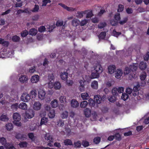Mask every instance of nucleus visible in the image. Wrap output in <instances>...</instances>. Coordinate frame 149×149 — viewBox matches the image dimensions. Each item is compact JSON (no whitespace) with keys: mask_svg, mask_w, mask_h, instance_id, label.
<instances>
[{"mask_svg":"<svg viewBox=\"0 0 149 149\" xmlns=\"http://www.w3.org/2000/svg\"><path fill=\"white\" fill-rule=\"evenodd\" d=\"M138 66L136 64H133L128 67H126L124 71L125 74H129V78L130 80L134 79L136 77V71L137 69Z\"/></svg>","mask_w":149,"mask_h":149,"instance_id":"f257e3e1","label":"nucleus"},{"mask_svg":"<svg viewBox=\"0 0 149 149\" xmlns=\"http://www.w3.org/2000/svg\"><path fill=\"white\" fill-rule=\"evenodd\" d=\"M49 87L52 88H54L56 90H59L61 87V85L60 83L58 81H56L54 84L51 81H49L48 83Z\"/></svg>","mask_w":149,"mask_h":149,"instance_id":"f03ea898","label":"nucleus"},{"mask_svg":"<svg viewBox=\"0 0 149 149\" xmlns=\"http://www.w3.org/2000/svg\"><path fill=\"white\" fill-rule=\"evenodd\" d=\"M31 99L30 95L27 93H23L21 97V99L22 101L25 102H27L29 101Z\"/></svg>","mask_w":149,"mask_h":149,"instance_id":"7ed1b4c3","label":"nucleus"},{"mask_svg":"<svg viewBox=\"0 0 149 149\" xmlns=\"http://www.w3.org/2000/svg\"><path fill=\"white\" fill-rule=\"evenodd\" d=\"M34 112L33 110H28L26 112L25 116V118L29 119L31 118L34 117Z\"/></svg>","mask_w":149,"mask_h":149,"instance_id":"20e7f679","label":"nucleus"},{"mask_svg":"<svg viewBox=\"0 0 149 149\" xmlns=\"http://www.w3.org/2000/svg\"><path fill=\"white\" fill-rule=\"evenodd\" d=\"M28 77L25 75H22L19 77V81L22 83H26L28 81Z\"/></svg>","mask_w":149,"mask_h":149,"instance_id":"39448f33","label":"nucleus"},{"mask_svg":"<svg viewBox=\"0 0 149 149\" xmlns=\"http://www.w3.org/2000/svg\"><path fill=\"white\" fill-rule=\"evenodd\" d=\"M46 93L43 90H40L38 92V98L41 100H43L45 98Z\"/></svg>","mask_w":149,"mask_h":149,"instance_id":"423d86ee","label":"nucleus"},{"mask_svg":"<svg viewBox=\"0 0 149 149\" xmlns=\"http://www.w3.org/2000/svg\"><path fill=\"white\" fill-rule=\"evenodd\" d=\"M45 139L49 142H53L54 139L49 133H47L45 136Z\"/></svg>","mask_w":149,"mask_h":149,"instance_id":"0eeeda50","label":"nucleus"},{"mask_svg":"<svg viewBox=\"0 0 149 149\" xmlns=\"http://www.w3.org/2000/svg\"><path fill=\"white\" fill-rule=\"evenodd\" d=\"M94 70L100 74L102 73L103 69L101 65L100 64H98L95 67Z\"/></svg>","mask_w":149,"mask_h":149,"instance_id":"6e6552de","label":"nucleus"},{"mask_svg":"<svg viewBox=\"0 0 149 149\" xmlns=\"http://www.w3.org/2000/svg\"><path fill=\"white\" fill-rule=\"evenodd\" d=\"M13 118L15 122H19L21 120V116L18 113H14L13 115Z\"/></svg>","mask_w":149,"mask_h":149,"instance_id":"1a4fd4ad","label":"nucleus"},{"mask_svg":"<svg viewBox=\"0 0 149 149\" xmlns=\"http://www.w3.org/2000/svg\"><path fill=\"white\" fill-rule=\"evenodd\" d=\"M41 104L38 101L35 102L33 104V109L35 110H38L40 109Z\"/></svg>","mask_w":149,"mask_h":149,"instance_id":"9d476101","label":"nucleus"},{"mask_svg":"<svg viewBox=\"0 0 149 149\" xmlns=\"http://www.w3.org/2000/svg\"><path fill=\"white\" fill-rule=\"evenodd\" d=\"M94 99L96 103L100 104L101 102L102 98L100 95H95L94 96Z\"/></svg>","mask_w":149,"mask_h":149,"instance_id":"9b49d317","label":"nucleus"},{"mask_svg":"<svg viewBox=\"0 0 149 149\" xmlns=\"http://www.w3.org/2000/svg\"><path fill=\"white\" fill-rule=\"evenodd\" d=\"M108 69L109 73L110 74H112L115 71L116 67L114 65H110L108 67Z\"/></svg>","mask_w":149,"mask_h":149,"instance_id":"f8f14e48","label":"nucleus"},{"mask_svg":"<svg viewBox=\"0 0 149 149\" xmlns=\"http://www.w3.org/2000/svg\"><path fill=\"white\" fill-rule=\"evenodd\" d=\"M147 67V63L146 62L144 61L141 62L139 64V68L141 70H145Z\"/></svg>","mask_w":149,"mask_h":149,"instance_id":"ddd939ff","label":"nucleus"},{"mask_svg":"<svg viewBox=\"0 0 149 149\" xmlns=\"http://www.w3.org/2000/svg\"><path fill=\"white\" fill-rule=\"evenodd\" d=\"M91 88L95 90H97L98 88V82L96 80H94L92 82L91 84Z\"/></svg>","mask_w":149,"mask_h":149,"instance_id":"4468645a","label":"nucleus"},{"mask_svg":"<svg viewBox=\"0 0 149 149\" xmlns=\"http://www.w3.org/2000/svg\"><path fill=\"white\" fill-rule=\"evenodd\" d=\"M97 116L96 112L95 111H92L90 116L91 120L92 121L96 120L97 119Z\"/></svg>","mask_w":149,"mask_h":149,"instance_id":"2eb2a0df","label":"nucleus"},{"mask_svg":"<svg viewBox=\"0 0 149 149\" xmlns=\"http://www.w3.org/2000/svg\"><path fill=\"white\" fill-rule=\"evenodd\" d=\"M39 79V76L38 75H35L32 77L31 81L32 83H36L37 82Z\"/></svg>","mask_w":149,"mask_h":149,"instance_id":"dca6fc26","label":"nucleus"},{"mask_svg":"<svg viewBox=\"0 0 149 149\" xmlns=\"http://www.w3.org/2000/svg\"><path fill=\"white\" fill-rule=\"evenodd\" d=\"M88 10H86L84 11H78L76 15V17L78 18H81L83 17L84 14H85L87 13Z\"/></svg>","mask_w":149,"mask_h":149,"instance_id":"f3484780","label":"nucleus"},{"mask_svg":"<svg viewBox=\"0 0 149 149\" xmlns=\"http://www.w3.org/2000/svg\"><path fill=\"white\" fill-rule=\"evenodd\" d=\"M55 116V111L54 109L50 110L48 116L50 118H54Z\"/></svg>","mask_w":149,"mask_h":149,"instance_id":"a211bd4d","label":"nucleus"},{"mask_svg":"<svg viewBox=\"0 0 149 149\" xmlns=\"http://www.w3.org/2000/svg\"><path fill=\"white\" fill-rule=\"evenodd\" d=\"M68 76V73L67 72L61 73L60 74V77L62 79L64 80H66L67 79Z\"/></svg>","mask_w":149,"mask_h":149,"instance_id":"6ab92c4d","label":"nucleus"},{"mask_svg":"<svg viewBox=\"0 0 149 149\" xmlns=\"http://www.w3.org/2000/svg\"><path fill=\"white\" fill-rule=\"evenodd\" d=\"M84 113L85 116L87 118L90 117L92 113L91 110L88 108H86L84 110Z\"/></svg>","mask_w":149,"mask_h":149,"instance_id":"aec40b11","label":"nucleus"},{"mask_svg":"<svg viewBox=\"0 0 149 149\" xmlns=\"http://www.w3.org/2000/svg\"><path fill=\"white\" fill-rule=\"evenodd\" d=\"M37 32V30L35 28H32L29 31V34L32 36L36 35Z\"/></svg>","mask_w":149,"mask_h":149,"instance_id":"412c9836","label":"nucleus"},{"mask_svg":"<svg viewBox=\"0 0 149 149\" xmlns=\"http://www.w3.org/2000/svg\"><path fill=\"white\" fill-rule=\"evenodd\" d=\"M48 120V118H47L45 117L42 118L40 121V125H46L47 123Z\"/></svg>","mask_w":149,"mask_h":149,"instance_id":"4be33fe9","label":"nucleus"},{"mask_svg":"<svg viewBox=\"0 0 149 149\" xmlns=\"http://www.w3.org/2000/svg\"><path fill=\"white\" fill-rule=\"evenodd\" d=\"M36 96L37 91L36 90H33L30 92V96L31 97V98H35L36 97Z\"/></svg>","mask_w":149,"mask_h":149,"instance_id":"5701e85b","label":"nucleus"},{"mask_svg":"<svg viewBox=\"0 0 149 149\" xmlns=\"http://www.w3.org/2000/svg\"><path fill=\"white\" fill-rule=\"evenodd\" d=\"M122 74L123 72L121 70H117L115 73V77L116 78H119L120 77Z\"/></svg>","mask_w":149,"mask_h":149,"instance_id":"b1692460","label":"nucleus"},{"mask_svg":"<svg viewBox=\"0 0 149 149\" xmlns=\"http://www.w3.org/2000/svg\"><path fill=\"white\" fill-rule=\"evenodd\" d=\"M51 105L53 108L56 107L58 105V102L56 99H54L53 100L51 103Z\"/></svg>","mask_w":149,"mask_h":149,"instance_id":"393cba45","label":"nucleus"},{"mask_svg":"<svg viewBox=\"0 0 149 149\" xmlns=\"http://www.w3.org/2000/svg\"><path fill=\"white\" fill-rule=\"evenodd\" d=\"M19 107L22 109L26 110L27 109V105L24 102H22L19 105Z\"/></svg>","mask_w":149,"mask_h":149,"instance_id":"a878e982","label":"nucleus"},{"mask_svg":"<svg viewBox=\"0 0 149 149\" xmlns=\"http://www.w3.org/2000/svg\"><path fill=\"white\" fill-rule=\"evenodd\" d=\"M81 97L83 100H87L89 99V96L88 94L87 93H82Z\"/></svg>","mask_w":149,"mask_h":149,"instance_id":"bb28decb","label":"nucleus"},{"mask_svg":"<svg viewBox=\"0 0 149 149\" xmlns=\"http://www.w3.org/2000/svg\"><path fill=\"white\" fill-rule=\"evenodd\" d=\"M106 35V32L103 31L101 32L99 35L98 37L100 39H104Z\"/></svg>","mask_w":149,"mask_h":149,"instance_id":"cd10ccee","label":"nucleus"},{"mask_svg":"<svg viewBox=\"0 0 149 149\" xmlns=\"http://www.w3.org/2000/svg\"><path fill=\"white\" fill-rule=\"evenodd\" d=\"M100 73L97 72L96 71H95V70L91 74V76L92 78H96L99 77L100 76Z\"/></svg>","mask_w":149,"mask_h":149,"instance_id":"c85d7f7f","label":"nucleus"},{"mask_svg":"<svg viewBox=\"0 0 149 149\" xmlns=\"http://www.w3.org/2000/svg\"><path fill=\"white\" fill-rule=\"evenodd\" d=\"M13 125L12 123H8L6 124V128L7 130L9 131H10L13 129Z\"/></svg>","mask_w":149,"mask_h":149,"instance_id":"c756f323","label":"nucleus"},{"mask_svg":"<svg viewBox=\"0 0 149 149\" xmlns=\"http://www.w3.org/2000/svg\"><path fill=\"white\" fill-rule=\"evenodd\" d=\"M17 14H19L22 13H30V12L29 11L28 8H26L24 10L19 9L17 11Z\"/></svg>","mask_w":149,"mask_h":149,"instance_id":"7c9ffc66","label":"nucleus"},{"mask_svg":"<svg viewBox=\"0 0 149 149\" xmlns=\"http://www.w3.org/2000/svg\"><path fill=\"white\" fill-rule=\"evenodd\" d=\"M112 93L113 95L116 97L118 96L119 93L118 92V88L116 87L114 88L112 90Z\"/></svg>","mask_w":149,"mask_h":149,"instance_id":"2f4dec72","label":"nucleus"},{"mask_svg":"<svg viewBox=\"0 0 149 149\" xmlns=\"http://www.w3.org/2000/svg\"><path fill=\"white\" fill-rule=\"evenodd\" d=\"M0 120L3 121H7L9 118L6 115L2 114L0 117Z\"/></svg>","mask_w":149,"mask_h":149,"instance_id":"473e14b6","label":"nucleus"},{"mask_svg":"<svg viewBox=\"0 0 149 149\" xmlns=\"http://www.w3.org/2000/svg\"><path fill=\"white\" fill-rule=\"evenodd\" d=\"M64 143L65 146L71 145L72 144L71 140L68 139L65 140L64 141Z\"/></svg>","mask_w":149,"mask_h":149,"instance_id":"72a5a7b5","label":"nucleus"},{"mask_svg":"<svg viewBox=\"0 0 149 149\" xmlns=\"http://www.w3.org/2000/svg\"><path fill=\"white\" fill-rule=\"evenodd\" d=\"M12 40L13 42H17L19 41L20 40V37L17 35L13 36L12 38Z\"/></svg>","mask_w":149,"mask_h":149,"instance_id":"f704fd0d","label":"nucleus"},{"mask_svg":"<svg viewBox=\"0 0 149 149\" xmlns=\"http://www.w3.org/2000/svg\"><path fill=\"white\" fill-rule=\"evenodd\" d=\"M109 100L111 102H114L116 100V97L115 95H111L108 97Z\"/></svg>","mask_w":149,"mask_h":149,"instance_id":"c9c22d12","label":"nucleus"},{"mask_svg":"<svg viewBox=\"0 0 149 149\" xmlns=\"http://www.w3.org/2000/svg\"><path fill=\"white\" fill-rule=\"evenodd\" d=\"M19 145L21 148H26L27 146V143L26 141H21Z\"/></svg>","mask_w":149,"mask_h":149,"instance_id":"e433bc0d","label":"nucleus"},{"mask_svg":"<svg viewBox=\"0 0 149 149\" xmlns=\"http://www.w3.org/2000/svg\"><path fill=\"white\" fill-rule=\"evenodd\" d=\"M129 97L128 94L125 93H123L121 96V98L124 101H125L128 99Z\"/></svg>","mask_w":149,"mask_h":149,"instance_id":"4c0bfd02","label":"nucleus"},{"mask_svg":"<svg viewBox=\"0 0 149 149\" xmlns=\"http://www.w3.org/2000/svg\"><path fill=\"white\" fill-rule=\"evenodd\" d=\"M0 143L2 145H4L6 144V140L4 137H0Z\"/></svg>","mask_w":149,"mask_h":149,"instance_id":"58836bf2","label":"nucleus"},{"mask_svg":"<svg viewBox=\"0 0 149 149\" xmlns=\"http://www.w3.org/2000/svg\"><path fill=\"white\" fill-rule=\"evenodd\" d=\"M68 112L66 111L63 112L61 114V117L63 118H66L68 117Z\"/></svg>","mask_w":149,"mask_h":149,"instance_id":"ea45409f","label":"nucleus"},{"mask_svg":"<svg viewBox=\"0 0 149 149\" xmlns=\"http://www.w3.org/2000/svg\"><path fill=\"white\" fill-rule=\"evenodd\" d=\"M88 102L86 101H84L82 102L80 104V106L81 108H85L88 104Z\"/></svg>","mask_w":149,"mask_h":149,"instance_id":"a19ab883","label":"nucleus"},{"mask_svg":"<svg viewBox=\"0 0 149 149\" xmlns=\"http://www.w3.org/2000/svg\"><path fill=\"white\" fill-rule=\"evenodd\" d=\"M39 9V6L36 4L35 5L34 8L31 10V11L33 13L37 12L38 11Z\"/></svg>","mask_w":149,"mask_h":149,"instance_id":"79ce46f5","label":"nucleus"},{"mask_svg":"<svg viewBox=\"0 0 149 149\" xmlns=\"http://www.w3.org/2000/svg\"><path fill=\"white\" fill-rule=\"evenodd\" d=\"M28 34V31L25 30L23 31L21 33V35L22 37H25L27 36Z\"/></svg>","mask_w":149,"mask_h":149,"instance_id":"37998d69","label":"nucleus"},{"mask_svg":"<svg viewBox=\"0 0 149 149\" xmlns=\"http://www.w3.org/2000/svg\"><path fill=\"white\" fill-rule=\"evenodd\" d=\"M81 144L84 147H86L89 146V143L87 141L83 140L81 142Z\"/></svg>","mask_w":149,"mask_h":149,"instance_id":"c03bdc74","label":"nucleus"},{"mask_svg":"<svg viewBox=\"0 0 149 149\" xmlns=\"http://www.w3.org/2000/svg\"><path fill=\"white\" fill-rule=\"evenodd\" d=\"M100 137H97L94 138L93 139V142L96 144H98L100 142Z\"/></svg>","mask_w":149,"mask_h":149,"instance_id":"a18cd8bd","label":"nucleus"},{"mask_svg":"<svg viewBox=\"0 0 149 149\" xmlns=\"http://www.w3.org/2000/svg\"><path fill=\"white\" fill-rule=\"evenodd\" d=\"M146 76V72H143L140 76V79L141 80L144 81L145 80Z\"/></svg>","mask_w":149,"mask_h":149,"instance_id":"49530a36","label":"nucleus"},{"mask_svg":"<svg viewBox=\"0 0 149 149\" xmlns=\"http://www.w3.org/2000/svg\"><path fill=\"white\" fill-rule=\"evenodd\" d=\"M124 6L122 4H120L118 6V8L117 10L118 12L122 11L124 9Z\"/></svg>","mask_w":149,"mask_h":149,"instance_id":"de8ad7c7","label":"nucleus"},{"mask_svg":"<svg viewBox=\"0 0 149 149\" xmlns=\"http://www.w3.org/2000/svg\"><path fill=\"white\" fill-rule=\"evenodd\" d=\"M59 100L61 102H67L66 97L64 96H61L59 98Z\"/></svg>","mask_w":149,"mask_h":149,"instance_id":"09e8293b","label":"nucleus"},{"mask_svg":"<svg viewBox=\"0 0 149 149\" xmlns=\"http://www.w3.org/2000/svg\"><path fill=\"white\" fill-rule=\"evenodd\" d=\"M113 34L114 36L118 37L119 35L121 34V33L120 32H117L115 30H113Z\"/></svg>","mask_w":149,"mask_h":149,"instance_id":"8fccbe9b","label":"nucleus"},{"mask_svg":"<svg viewBox=\"0 0 149 149\" xmlns=\"http://www.w3.org/2000/svg\"><path fill=\"white\" fill-rule=\"evenodd\" d=\"M106 25V24L105 22H102L98 24V28L99 29H102L104 28Z\"/></svg>","mask_w":149,"mask_h":149,"instance_id":"3c124183","label":"nucleus"},{"mask_svg":"<svg viewBox=\"0 0 149 149\" xmlns=\"http://www.w3.org/2000/svg\"><path fill=\"white\" fill-rule=\"evenodd\" d=\"M46 29L45 26H41L38 28V31L40 32H42L45 31Z\"/></svg>","mask_w":149,"mask_h":149,"instance_id":"603ef678","label":"nucleus"},{"mask_svg":"<svg viewBox=\"0 0 149 149\" xmlns=\"http://www.w3.org/2000/svg\"><path fill=\"white\" fill-rule=\"evenodd\" d=\"M128 20V18L125 17L124 18L123 20L122 21H120L119 22V23L121 25H123L127 22Z\"/></svg>","mask_w":149,"mask_h":149,"instance_id":"864d4df0","label":"nucleus"},{"mask_svg":"<svg viewBox=\"0 0 149 149\" xmlns=\"http://www.w3.org/2000/svg\"><path fill=\"white\" fill-rule=\"evenodd\" d=\"M149 58V52H148L146 54L144 55L143 59L145 61H148V60Z\"/></svg>","mask_w":149,"mask_h":149,"instance_id":"5fc2aeb1","label":"nucleus"},{"mask_svg":"<svg viewBox=\"0 0 149 149\" xmlns=\"http://www.w3.org/2000/svg\"><path fill=\"white\" fill-rule=\"evenodd\" d=\"M51 1L50 0H42V6H45L48 3H50Z\"/></svg>","mask_w":149,"mask_h":149,"instance_id":"6e6d98bb","label":"nucleus"},{"mask_svg":"<svg viewBox=\"0 0 149 149\" xmlns=\"http://www.w3.org/2000/svg\"><path fill=\"white\" fill-rule=\"evenodd\" d=\"M88 20L85 19L84 20H82L81 21V22H80V25L81 26H83L86 24Z\"/></svg>","mask_w":149,"mask_h":149,"instance_id":"4d7b16f0","label":"nucleus"},{"mask_svg":"<svg viewBox=\"0 0 149 149\" xmlns=\"http://www.w3.org/2000/svg\"><path fill=\"white\" fill-rule=\"evenodd\" d=\"M18 107V103H15L12 104L11 106V108L13 109H17Z\"/></svg>","mask_w":149,"mask_h":149,"instance_id":"13d9d810","label":"nucleus"},{"mask_svg":"<svg viewBox=\"0 0 149 149\" xmlns=\"http://www.w3.org/2000/svg\"><path fill=\"white\" fill-rule=\"evenodd\" d=\"M93 16L92 11H91L90 12H88L86 15V18H89L92 17Z\"/></svg>","mask_w":149,"mask_h":149,"instance_id":"bf43d9fd","label":"nucleus"},{"mask_svg":"<svg viewBox=\"0 0 149 149\" xmlns=\"http://www.w3.org/2000/svg\"><path fill=\"white\" fill-rule=\"evenodd\" d=\"M114 19L117 21L119 20L120 19V13H118L116 14L114 16Z\"/></svg>","mask_w":149,"mask_h":149,"instance_id":"052dcab7","label":"nucleus"},{"mask_svg":"<svg viewBox=\"0 0 149 149\" xmlns=\"http://www.w3.org/2000/svg\"><path fill=\"white\" fill-rule=\"evenodd\" d=\"M81 143L80 141H78L77 142H75V148H79L81 145Z\"/></svg>","mask_w":149,"mask_h":149,"instance_id":"680f3d73","label":"nucleus"},{"mask_svg":"<svg viewBox=\"0 0 149 149\" xmlns=\"http://www.w3.org/2000/svg\"><path fill=\"white\" fill-rule=\"evenodd\" d=\"M36 70V68L35 66H33L32 67L30 68L29 72L30 73H33Z\"/></svg>","mask_w":149,"mask_h":149,"instance_id":"e2e57ef3","label":"nucleus"},{"mask_svg":"<svg viewBox=\"0 0 149 149\" xmlns=\"http://www.w3.org/2000/svg\"><path fill=\"white\" fill-rule=\"evenodd\" d=\"M132 89L130 88H127L126 89V93L127 94H131V93H132Z\"/></svg>","mask_w":149,"mask_h":149,"instance_id":"0e129e2a","label":"nucleus"},{"mask_svg":"<svg viewBox=\"0 0 149 149\" xmlns=\"http://www.w3.org/2000/svg\"><path fill=\"white\" fill-rule=\"evenodd\" d=\"M54 79V77L53 74H49L48 76V79L50 81H51L52 80H53Z\"/></svg>","mask_w":149,"mask_h":149,"instance_id":"69168bd1","label":"nucleus"},{"mask_svg":"<svg viewBox=\"0 0 149 149\" xmlns=\"http://www.w3.org/2000/svg\"><path fill=\"white\" fill-rule=\"evenodd\" d=\"M63 21H58L56 23V26H61L63 25Z\"/></svg>","mask_w":149,"mask_h":149,"instance_id":"338daca9","label":"nucleus"},{"mask_svg":"<svg viewBox=\"0 0 149 149\" xmlns=\"http://www.w3.org/2000/svg\"><path fill=\"white\" fill-rule=\"evenodd\" d=\"M118 90L119 93H123L124 91V88L123 87H119L118 88Z\"/></svg>","mask_w":149,"mask_h":149,"instance_id":"774afa93","label":"nucleus"}]
</instances>
